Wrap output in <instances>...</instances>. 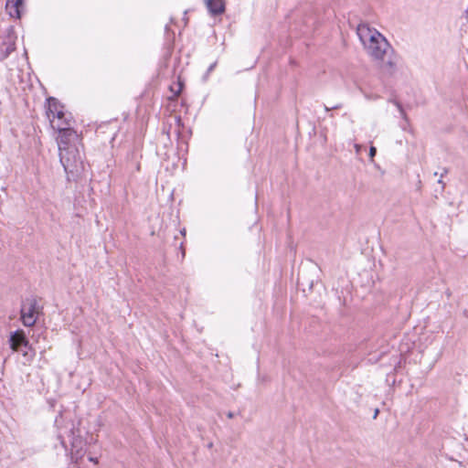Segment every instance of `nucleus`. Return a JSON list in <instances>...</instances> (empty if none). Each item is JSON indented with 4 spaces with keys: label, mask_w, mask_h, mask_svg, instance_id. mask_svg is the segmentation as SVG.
Here are the masks:
<instances>
[{
    "label": "nucleus",
    "mask_w": 468,
    "mask_h": 468,
    "mask_svg": "<svg viewBox=\"0 0 468 468\" xmlns=\"http://www.w3.org/2000/svg\"><path fill=\"white\" fill-rule=\"evenodd\" d=\"M356 33L367 54L378 63L381 71L388 76L393 75L397 70L399 57L386 37L366 24L359 25Z\"/></svg>",
    "instance_id": "f257e3e1"
},
{
    "label": "nucleus",
    "mask_w": 468,
    "mask_h": 468,
    "mask_svg": "<svg viewBox=\"0 0 468 468\" xmlns=\"http://www.w3.org/2000/svg\"><path fill=\"white\" fill-rule=\"evenodd\" d=\"M78 139L58 140L59 160L69 181L77 180L84 170L82 156L75 141Z\"/></svg>",
    "instance_id": "f03ea898"
},
{
    "label": "nucleus",
    "mask_w": 468,
    "mask_h": 468,
    "mask_svg": "<svg viewBox=\"0 0 468 468\" xmlns=\"http://www.w3.org/2000/svg\"><path fill=\"white\" fill-rule=\"evenodd\" d=\"M47 115L50 125L59 133L57 139H78L76 132L71 128L72 118L70 113L64 111V106L55 98L48 100Z\"/></svg>",
    "instance_id": "7ed1b4c3"
},
{
    "label": "nucleus",
    "mask_w": 468,
    "mask_h": 468,
    "mask_svg": "<svg viewBox=\"0 0 468 468\" xmlns=\"http://www.w3.org/2000/svg\"><path fill=\"white\" fill-rule=\"evenodd\" d=\"M40 313V307L36 298H27L21 305L20 314L21 321L25 326H33Z\"/></svg>",
    "instance_id": "20e7f679"
},
{
    "label": "nucleus",
    "mask_w": 468,
    "mask_h": 468,
    "mask_svg": "<svg viewBox=\"0 0 468 468\" xmlns=\"http://www.w3.org/2000/svg\"><path fill=\"white\" fill-rule=\"evenodd\" d=\"M9 342L14 351H22V347L27 348L29 344L23 330H16L11 333Z\"/></svg>",
    "instance_id": "39448f33"
},
{
    "label": "nucleus",
    "mask_w": 468,
    "mask_h": 468,
    "mask_svg": "<svg viewBox=\"0 0 468 468\" xmlns=\"http://www.w3.org/2000/svg\"><path fill=\"white\" fill-rule=\"evenodd\" d=\"M71 459L78 463L85 454L84 442L79 437L73 438L71 441Z\"/></svg>",
    "instance_id": "423d86ee"
},
{
    "label": "nucleus",
    "mask_w": 468,
    "mask_h": 468,
    "mask_svg": "<svg viewBox=\"0 0 468 468\" xmlns=\"http://www.w3.org/2000/svg\"><path fill=\"white\" fill-rule=\"evenodd\" d=\"M205 5L211 16H218L225 12L224 0H205Z\"/></svg>",
    "instance_id": "0eeeda50"
},
{
    "label": "nucleus",
    "mask_w": 468,
    "mask_h": 468,
    "mask_svg": "<svg viewBox=\"0 0 468 468\" xmlns=\"http://www.w3.org/2000/svg\"><path fill=\"white\" fill-rule=\"evenodd\" d=\"M23 7V0H7L5 9L12 17L19 18L21 16V8Z\"/></svg>",
    "instance_id": "6e6552de"
},
{
    "label": "nucleus",
    "mask_w": 468,
    "mask_h": 468,
    "mask_svg": "<svg viewBox=\"0 0 468 468\" xmlns=\"http://www.w3.org/2000/svg\"><path fill=\"white\" fill-rule=\"evenodd\" d=\"M19 352L22 354V356L26 358L27 362L32 361L35 356V352L32 350L29 344L27 348L22 347V351Z\"/></svg>",
    "instance_id": "1a4fd4ad"
},
{
    "label": "nucleus",
    "mask_w": 468,
    "mask_h": 468,
    "mask_svg": "<svg viewBox=\"0 0 468 468\" xmlns=\"http://www.w3.org/2000/svg\"><path fill=\"white\" fill-rule=\"evenodd\" d=\"M389 101L394 103V105L398 108V110H399V112L400 113L401 118L404 120V122L406 123H408L409 119H408V116H407V114H406L402 105L399 101H397L395 100H389Z\"/></svg>",
    "instance_id": "9d476101"
},
{
    "label": "nucleus",
    "mask_w": 468,
    "mask_h": 468,
    "mask_svg": "<svg viewBox=\"0 0 468 468\" xmlns=\"http://www.w3.org/2000/svg\"><path fill=\"white\" fill-rule=\"evenodd\" d=\"M376 153H377V149H376V147L371 146V147L369 148V156H370V158H371V159H373V158H374V156L376 155Z\"/></svg>",
    "instance_id": "9b49d317"
},
{
    "label": "nucleus",
    "mask_w": 468,
    "mask_h": 468,
    "mask_svg": "<svg viewBox=\"0 0 468 468\" xmlns=\"http://www.w3.org/2000/svg\"><path fill=\"white\" fill-rule=\"evenodd\" d=\"M216 66H217V62H214V63H212V64L208 67L207 71V75H209V74L214 70V69L216 68Z\"/></svg>",
    "instance_id": "f8f14e48"
},
{
    "label": "nucleus",
    "mask_w": 468,
    "mask_h": 468,
    "mask_svg": "<svg viewBox=\"0 0 468 468\" xmlns=\"http://www.w3.org/2000/svg\"><path fill=\"white\" fill-rule=\"evenodd\" d=\"M89 461H90V462H92V463H98V459H97V458L90 457V458H89Z\"/></svg>",
    "instance_id": "ddd939ff"
},
{
    "label": "nucleus",
    "mask_w": 468,
    "mask_h": 468,
    "mask_svg": "<svg viewBox=\"0 0 468 468\" xmlns=\"http://www.w3.org/2000/svg\"><path fill=\"white\" fill-rule=\"evenodd\" d=\"M227 416H228V418L232 419L234 417V413L229 411V412H228Z\"/></svg>",
    "instance_id": "4468645a"
},
{
    "label": "nucleus",
    "mask_w": 468,
    "mask_h": 468,
    "mask_svg": "<svg viewBox=\"0 0 468 468\" xmlns=\"http://www.w3.org/2000/svg\"><path fill=\"white\" fill-rule=\"evenodd\" d=\"M442 176H443V174H441V177H442ZM438 183H439V184H441V185H442V187H444V184H443V182H442L441 178H440V179L438 180Z\"/></svg>",
    "instance_id": "2eb2a0df"
},
{
    "label": "nucleus",
    "mask_w": 468,
    "mask_h": 468,
    "mask_svg": "<svg viewBox=\"0 0 468 468\" xmlns=\"http://www.w3.org/2000/svg\"><path fill=\"white\" fill-rule=\"evenodd\" d=\"M341 106L338 104V105H335L334 107H332V109H339Z\"/></svg>",
    "instance_id": "dca6fc26"
},
{
    "label": "nucleus",
    "mask_w": 468,
    "mask_h": 468,
    "mask_svg": "<svg viewBox=\"0 0 468 468\" xmlns=\"http://www.w3.org/2000/svg\"><path fill=\"white\" fill-rule=\"evenodd\" d=\"M359 149H360V145L356 144V152H358V151H359Z\"/></svg>",
    "instance_id": "f3484780"
},
{
    "label": "nucleus",
    "mask_w": 468,
    "mask_h": 468,
    "mask_svg": "<svg viewBox=\"0 0 468 468\" xmlns=\"http://www.w3.org/2000/svg\"><path fill=\"white\" fill-rule=\"evenodd\" d=\"M324 110H325L326 112H328V111H330V108H328L327 106H324Z\"/></svg>",
    "instance_id": "a211bd4d"
},
{
    "label": "nucleus",
    "mask_w": 468,
    "mask_h": 468,
    "mask_svg": "<svg viewBox=\"0 0 468 468\" xmlns=\"http://www.w3.org/2000/svg\"><path fill=\"white\" fill-rule=\"evenodd\" d=\"M466 18H467V21H468V7H467V10H466Z\"/></svg>",
    "instance_id": "6ab92c4d"
},
{
    "label": "nucleus",
    "mask_w": 468,
    "mask_h": 468,
    "mask_svg": "<svg viewBox=\"0 0 468 468\" xmlns=\"http://www.w3.org/2000/svg\"><path fill=\"white\" fill-rule=\"evenodd\" d=\"M378 410H377L375 411V417L377 416V414H378Z\"/></svg>",
    "instance_id": "aec40b11"
}]
</instances>
